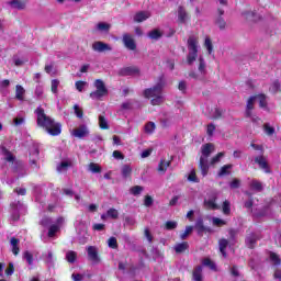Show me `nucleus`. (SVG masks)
I'll return each instance as SVG.
<instances>
[{
  "mask_svg": "<svg viewBox=\"0 0 281 281\" xmlns=\"http://www.w3.org/2000/svg\"><path fill=\"white\" fill-rule=\"evenodd\" d=\"M58 87H60V80L53 79L50 81V91L54 93V95H58Z\"/></svg>",
  "mask_w": 281,
  "mask_h": 281,
  "instance_id": "nucleus-35",
  "label": "nucleus"
},
{
  "mask_svg": "<svg viewBox=\"0 0 281 281\" xmlns=\"http://www.w3.org/2000/svg\"><path fill=\"white\" fill-rule=\"evenodd\" d=\"M94 87L97 90L90 93L91 100H101V98L109 94V89L101 79L94 81Z\"/></svg>",
  "mask_w": 281,
  "mask_h": 281,
  "instance_id": "nucleus-7",
  "label": "nucleus"
},
{
  "mask_svg": "<svg viewBox=\"0 0 281 281\" xmlns=\"http://www.w3.org/2000/svg\"><path fill=\"white\" fill-rule=\"evenodd\" d=\"M65 223V217H58L55 223L52 220V217H44L41 221V225L43 227H49L48 228V237L54 238L56 236V233L60 231V227H63V224Z\"/></svg>",
  "mask_w": 281,
  "mask_h": 281,
  "instance_id": "nucleus-5",
  "label": "nucleus"
},
{
  "mask_svg": "<svg viewBox=\"0 0 281 281\" xmlns=\"http://www.w3.org/2000/svg\"><path fill=\"white\" fill-rule=\"evenodd\" d=\"M243 14L248 21H258V16H256V12L254 11L244 12Z\"/></svg>",
  "mask_w": 281,
  "mask_h": 281,
  "instance_id": "nucleus-43",
  "label": "nucleus"
},
{
  "mask_svg": "<svg viewBox=\"0 0 281 281\" xmlns=\"http://www.w3.org/2000/svg\"><path fill=\"white\" fill-rule=\"evenodd\" d=\"M166 229H177V222L175 221H168L165 225Z\"/></svg>",
  "mask_w": 281,
  "mask_h": 281,
  "instance_id": "nucleus-58",
  "label": "nucleus"
},
{
  "mask_svg": "<svg viewBox=\"0 0 281 281\" xmlns=\"http://www.w3.org/2000/svg\"><path fill=\"white\" fill-rule=\"evenodd\" d=\"M108 246L110 249H117V239L115 237H110L108 239Z\"/></svg>",
  "mask_w": 281,
  "mask_h": 281,
  "instance_id": "nucleus-51",
  "label": "nucleus"
},
{
  "mask_svg": "<svg viewBox=\"0 0 281 281\" xmlns=\"http://www.w3.org/2000/svg\"><path fill=\"white\" fill-rule=\"evenodd\" d=\"M99 126L103 130L109 128V123L106 122V119H104V116L102 115L99 116Z\"/></svg>",
  "mask_w": 281,
  "mask_h": 281,
  "instance_id": "nucleus-55",
  "label": "nucleus"
},
{
  "mask_svg": "<svg viewBox=\"0 0 281 281\" xmlns=\"http://www.w3.org/2000/svg\"><path fill=\"white\" fill-rule=\"evenodd\" d=\"M188 12H186V9L183 7L178 8V21L179 23H186L188 21Z\"/></svg>",
  "mask_w": 281,
  "mask_h": 281,
  "instance_id": "nucleus-24",
  "label": "nucleus"
},
{
  "mask_svg": "<svg viewBox=\"0 0 281 281\" xmlns=\"http://www.w3.org/2000/svg\"><path fill=\"white\" fill-rule=\"evenodd\" d=\"M148 19H150L149 11H139L134 15L135 23H144V21H148Z\"/></svg>",
  "mask_w": 281,
  "mask_h": 281,
  "instance_id": "nucleus-15",
  "label": "nucleus"
},
{
  "mask_svg": "<svg viewBox=\"0 0 281 281\" xmlns=\"http://www.w3.org/2000/svg\"><path fill=\"white\" fill-rule=\"evenodd\" d=\"M212 224L215 227H223V225H225V220L218 218V217H213L212 218Z\"/></svg>",
  "mask_w": 281,
  "mask_h": 281,
  "instance_id": "nucleus-53",
  "label": "nucleus"
},
{
  "mask_svg": "<svg viewBox=\"0 0 281 281\" xmlns=\"http://www.w3.org/2000/svg\"><path fill=\"white\" fill-rule=\"evenodd\" d=\"M205 115H209V117H211L212 120H218L221 117H223V110L218 109V108H212L210 110V106L206 108V111H204Z\"/></svg>",
  "mask_w": 281,
  "mask_h": 281,
  "instance_id": "nucleus-14",
  "label": "nucleus"
},
{
  "mask_svg": "<svg viewBox=\"0 0 281 281\" xmlns=\"http://www.w3.org/2000/svg\"><path fill=\"white\" fill-rule=\"evenodd\" d=\"M202 156L200 157V170L202 177H207V172L210 171V165H207V159L212 153H214V144L207 143L202 146Z\"/></svg>",
  "mask_w": 281,
  "mask_h": 281,
  "instance_id": "nucleus-3",
  "label": "nucleus"
},
{
  "mask_svg": "<svg viewBox=\"0 0 281 281\" xmlns=\"http://www.w3.org/2000/svg\"><path fill=\"white\" fill-rule=\"evenodd\" d=\"M69 166H71V164L67 162V161H61L58 166H57V172H65V170H67L69 168Z\"/></svg>",
  "mask_w": 281,
  "mask_h": 281,
  "instance_id": "nucleus-49",
  "label": "nucleus"
},
{
  "mask_svg": "<svg viewBox=\"0 0 281 281\" xmlns=\"http://www.w3.org/2000/svg\"><path fill=\"white\" fill-rule=\"evenodd\" d=\"M217 18L215 20L216 25L220 27V30H225V26L227 25V23L225 22V20L223 19V14H225V10H223L222 8L217 9Z\"/></svg>",
  "mask_w": 281,
  "mask_h": 281,
  "instance_id": "nucleus-16",
  "label": "nucleus"
},
{
  "mask_svg": "<svg viewBox=\"0 0 281 281\" xmlns=\"http://www.w3.org/2000/svg\"><path fill=\"white\" fill-rule=\"evenodd\" d=\"M270 91H272V93H278V91H280V81H274L270 87Z\"/></svg>",
  "mask_w": 281,
  "mask_h": 281,
  "instance_id": "nucleus-59",
  "label": "nucleus"
},
{
  "mask_svg": "<svg viewBox=\"0 0 281 281\" xmlns=\"http://www.w3.org/2000/svg\"><path fill=\"white\" fill-rule=\"evenodd\" d=\"M144 97L150 100V104H153V106L164 104V81H159L154 87L145 89Z\"/></svg>",
  "mask_w": 281,
  "mask_h": 281,
  "instance_id": "nucleus-2",
  "label": "nucleus"
},
{
  "mask_svg": "<svg viewBox=\"0 0 281 281\" xmlns=\"http://www.w3.org/2000/svg\"><path fill=\"white\" fill-rule=\"evenodd\" d=\"M218 245L222 256L224 258H227V252L225 251V249H227V245H229V241H227V239H220Z\"/></svg>",
  "mask_w": 281,
  "mask_h": 281,
  "instance_id": "nucleus-31",
  "label": "nucleus"
},
{
  "mask_svg": "<svg viewBox=\"0 0 281 281\" xmlns=\"http://www.w3.org/2000/svg\"><path fill=\"white\" fill-rule=\"evenodd\" d=\"M87 135H89V130L86 127V125H81L74 131L75 137L82 138V137H87Z\"/></svg>",
  "mask_w": 281,
  "mask_h": 281,
  "instance_id": "nucleus-20",
  "label": "nucleus"
},
{
  "mask_svg": "<svg viewBox=\"0 0 281 281\" xmlns=\"http://www.w3.org/2000/svg\"><path fill=\"white\" fill-rule=\"evenodd\" d=\"M274 280L281 281V269H276L273 273Z\"/></svg>",
  "mask_w": 281,
  "mask_h": 281,
  "instance_id": "nucleus-64",
  "label": "nucleus"
},
{
  "mask_svg": "<svg viewBox=\"0 0 281 281\" xmlns=\"http://www.w3.org/2000/svg\"><path fill=\"white\" fill-rule=\"evenodd\" d=\"M45 262L47 265H54V254L52 251H48L45 257Z\"/></svg>",
  "mask_w": 281,
  "mask_h": 281,
  "instance_id": "nucleus-57",
  "label": "nucleus"
},
{
  "mask_svg": "<svg viewBox=\"0 0 281 281\" xmlns=\"http://www.w3.org/2000/svg\"><path fill=\"white\" fill-rule=\"evenodd\" d=\"M223 157H225L224 151L218 153L215 157L211 159V166H215V164H218L221 159H223Z\"/></svg>",
  "mask_w": 281,
  "mask_h": 281,
  "instance_id": "nucleus-44",
  "label": "nucleus"
},
{
  "mask_svg": "<svg viewBox=\"0 0 281 281\" xmlns=\"http://www.w3.org/2000/svg\"><path fill=\"white\" fill-rule=\"evenodd\" d=\"M9 5L14 10H25V2L21 0H11L9 1Z\"/></svg>",
  "mask_w": 281,
  "mask_h": 281,
  "instance_id": "nucleus-28",
  "label": "nucleus"
},
{
  "mask_svg": "<svg viewBox=\"0 0 281 281\" xmlns=\"http://www.w3.org/2000/svg\"><path fill=\"white\" fill-rule=\"evenodd\" d=\"M168 168H170V160H166V159H161L157 171L159 172V175H166V170H168Z\"/></svg>",
  "mask_w": 281,
  "mask_h": 281,
  "instance_id": "nucleus-22",
  "label": "nucleus"
},
{
  "mask_svg": "<svg viewBox=\"0 0 281 281\" xmlns=\"http://www.w3.org/2000/svg\"><path fill=\"white\" fill-rule=\"evenodd\" d=\"M205 74H207V70L205 69V59H203V56H200L198 72L191 71L189 76L190 78H193V80H205Z\"/></svg>",
  "mask_w": 281,
  "mask_h": 281,
  "instance_id": "nucleus-8",
  "label": "nucleus"
},
{
  "mask_svg": "<svg viewBox=\"0 0 281 281\" xmlns=\"http://www.w3.org/2000/svg\"><path fill=\"white\" fill-rule=\"evenodd\" d=\"M187 47L189 50V54L187 55V63L188 65H194L196 58H199V37H196V35L189 36Z\"/></svg>",
  "mask_w": 281,
  "mask_h": 281,
  "instance_id": "nucleus-4",
  "label": "nucleus"
},
{
  "mask_svg": "<svg viewBox=\"0 0 281 281\" xmlns=\"http://www.w3.org/2000/svg\"><path fill=\"white\" fill-rule=\"evenodd\" d=\"M78 258V252L77 251H74V250H68L66 252V260L67 262H69L70 265H74V262H76Z\"/></svg>",
  "mask_w": 281,
  "mask_h": 281,
  "instance_id": "nucleus-29",
  "label": "nucleus"
},
{
  "mask_svg": "<svg viewBox=\"0 0 281 281\" xmlns=\"http://www.w3.org/2000/svg\"><path fill=\"white\" fill-rule=\"evenodd\" d=\"M97 30H99V32H109V30H111V24L100 22L97 24Z\"/></svg>",
  "mask_w": 281,
  "mask_h": 281,
  "instance_id": "nucleus-41",
  "label": "nucleus"
},
{
  "mask_svg": "<svg viewBox=\"0 0 281 281\" xmlns=\"http://www.w3.org/2000/svg\"><path fill=\"white\" fill-rule=\"evenodd\" d=\"M132 172H133V168H131V166H128V165H124L121 168V175L124 179H128V177L131 176Z\"/></svg>",
  "mask_w": 281,
  "mask_h": 281,
  "instance_id": "nucleus-34",
  "label": "nucleus"
},
{
  "mask_svg": "<svg viewBox=\"0 0 281 281\" xmlns=\"http://www.w3.org/2000/svg\"><path fill=\"white\" fill-rule=\"evenodd\" d=\"M44 69L46 74H49L50 76L56 75V68H54V64H47Z\"/></svg>",
  "mask_w": 281,
  "mask_h": 281,
  "instance_id": "nucleus-52",
  "label": "nucleus"
},
{
  "mask_svg": "<svg viewBox=\"0 0 281 281\" xmlns=\"http://www.w3.org/2000/svg\"><path fill=\"white\" fill-rule=\"evenodd\" d=\"M135 218L127 216L125 217V225H127L128 227H133V225H135Z\"/></svg>",
  "mask_w": 281,
  "mask_h": 281,
  "instance_id": "nucleus-62",
  "label": "nucleus"
},
{
  "mask_svg": "<svg viewBox=\"0 0 281 281\" xmlns=\"http://www.w3.org/2000/svg\"><path fill=\"white\" fill-rule=\"evenodd\" d=\"M2 155L5 159V161H9V164L12 165L13 170H19V168H23V162L16 161L14 159V156L12 155V153L8 151V149H5V147H2Z\"/></svg>",
  "mask_w": 281,
  "mask_h": 281,
  "instance_id": "nucleus-9",
  "label": "nucleus"
},
{
  "mask_svg": "<svg viewBox=\"0 0 281 281\" xmlns=\"http://www.w3.org/2000/svg\"><path fill=\"white\" fill-rule=\"evenodd\" d=\"M19 243H21V241L15 237H12L10 239L11 251H12L13 256H19V252L21 251V249L19 248Z\"/></svg>",
  "mask_w": 281,
  "mask_h": 281,
  "instance_id": "nucleus-23",
  "label": "nucleus"
},
{
  "mask_svg": "<svg viewBox=\"0 0 281 281\" xmlns=\"http://www.w3.org/2000/svg\"><path fill=\"white\" fill-rule=\"evenodd\" d=\"M164 36V32H161L159 29H154L148 33V37L151 38V41H159Z\"/></svg>",
  "mask_w": 281,
  "mask_h": 281,
  "instance_id": "nucleus-26",
  "label": "nucleus"
},
{
  "mask_svg": "<svg viewBox=\"0 0 281 281\" xmlns=\"http://www.w3.org/2000/svg\"><path fill=\"white\" fill-rule=\"evenodd\" d=\"M194 231V226H187L186 231L180 234V238L181 240H186V238H188V236H190V233Z\"/></svg>",
  "mask_w": 281,
  "mask_h": 281,
  "instance_id": "nucleus-45",
  "label": "nucleus"
},
{
  "mask_svg": "<svg viewBox=\"0 0 281 281\" xmlns=\"http://www.w3.org/2000/svg\"><path fill=\"white\" fill-rule=\"evenodd\" d=\"M139 75V68L137 67H126L121 70V76H137Z\"/></svg>",
  "mask_w": 281,
  "mask_h": 281,
  "instance_id": "nucleus-21",
  "label": "nucleus"
},
{
  "mask_svg": "<svg viewBox=\"0 0 281 281\" xmlns=\"http://www.w3.org/2000/svg\"><path fill=\"white\" fill-rule=\"evenodd\" d=\"M222 210H223V214H225L226 216H228V214H231L232 204L229 203V201L225 200L223 202Z\"/></svg>",
  "mask_w": 281,
  "mask_h": 281,
  "instance_id": "nucleus-40",
  "label": "nucleus"
},
{
  "mask_svg": "<svg viewBox=\"0 0 281 281\" xmlns=\"http://www.w3.org/2000/svg\"><path fill=\"white\" fill-rule=\"evenodd\" d=\"M269 258H270V261L272 262V265H274L276 267H278L280 265V256H278V254L270 252Z\"/></svg>",
  "mask_w": 281,
  "mask_h": 281,
  "instance_id": "nucleus-42",
  "label": "nucleus"
},
{
  "mask_svg": "<svg viewBox=\"0 0 281 281\" xmlns=\"http://www.w3.org/2000/svg\"><path fill=\"white\" fill-rule=\"evenodd\" d=\"M233 166L232 165H225L223 166L218 173H217V177H225L227 175H229V170H232Z\"/></svg>",
  "mask_w": 281,
  "mask_h": 281,
  "instance_id": "nucleus-38",
  "label": "nucleus"
},
{
  "mask_svg": "<svg viewBox=\"0 0 281 281\" xmlns=\"http://www.w3.org/2000/svg\"><path fill=\"white\" fill-rule=\"evenodd\" d=\"M144 192V187L142 186H134L130 189V194H133V196H139Z\"/></svg>",
  "mask_w": 281,
  "mask_h": 281,
  "instance_id": "nucleus-37",
  "label": "nucleus"
},
{
  "mask_svg": "<svg viewBox=\"0 0 281 281\" xmlns=\"http://www.w3.org/2000/svg\"><path fill=\"white\" fill-rule=\"evenodd\" d=\"M214 131H216V125H214V123L209 124L206 127V134L209 135V137H212L214 135Z\"/></svg>",
  "mask_w": 281,
  "mask_h": 281,
  "instance_id": "nucleus-56",
  "label": "nucleus"
},
{
  "mask_svg": "<svg viewBox=\"0 0 281 281\" xmlns=\"http://www.w3.org/2000/svg\"><path fill=\"white\" fill-rule=\"evenodd\" d=\"M193 281H203V267L198 266L193 270Z\"/></svg>",
  "mask_w": 281,
  "mask_h": 281,
  "instance_id": "nucleus-27",
  "label": "nucleus"
},
{
  "mask_svg": "<svg viewBox=\"0 0 281 281\" xmlns=\"http://www.w3.org/2000/svg\"><path fill=\"white\" fill-rule=\"evenodd\" d=\"M256 100L259 101L260 109H267V95L266 94H257L252 95L248 99L246 105V117H251V111H254V103Z\"/></svg>",
  "mask_w": 281,
  "mask_h": 281,
  "instance_id": "nucleus-6",
  "label": "nucleus"
},
{
  "mask_svg": "<svg viewBox=\"0 0 281 281\" xmlns=\"http://www.w3.org/2000/svg\"><path fill=\"white\" fill-rule=\"evenodd\" d=\"M188 181H191L192 183H199V178L196 177V171L191 170V172L188 176Z\"/></svg>",
  "mask_w": 281,
  "mask_h": 281,
  "instance_id": "nucleus-54",
  "label": "nucleus"
},
{
  "mask_svg": "<svg viewBox=\"0 0 281 281\" xmlns=\"http://www.w3.org/2000/svg\"><path fill=\"white\" fill-rule=\"evenodd\" d=\"M25 95V88L23 86L18 85L15 86V99L20 100V102H23Z\"/></svg>",
  "mask_w": 281,
  "mask_h": 281,
  "instance_id": "nucleus-25",
  "label": "nucleus"
},
{
  "mask_svg": "<svg viewBox=\"0 0 281 281\" xmlns=\"http://www.w3.org/2000/svg\"><path fill=\"white\" fill-rule=\"evenodd\" d=\"M12 210H13V221H19V216L21 212L25 210V206L21 202H18L15 204H12Z\"/></svg>",
  "mask_w": 281,
  "mask_h": 281,
  "instance_id": "nucleus-18",
  "label": "nucleus"
},
{
  "mask_svg": "<svg viewBox=\"0 0 281 281\" xmlns=\"http://www.w3.org/2000/svg\"><path fill=\"white\" fill-rule=\"evenodd\" d=\"M35 95L36 98H38L40 100L43 99V87L37 86L35 89Z\"/></svg>",
  "mask_w": 281,
  "mask_h": 281,
  "instance_id": "nucleus-61",
  "label": "nucleus"
},
{
  "mask_svg": "<svg viewBox=\"0 0 281 281\" xmlns=\"http://www.w3.org/2000/svg\"><path fill=\"white\" fill-rule=\"evenodd\" d=\"M204 47L207 50V54H212V52H214V45L212 44V38H210V36L205 37Z\"/></svg>",
  "mask_w": 281,
  "mask_h": 281,
  "instance_id": "nucleus-36",
  "label": "nucleus"
},
{
  "mask_svg": "<svg viewBox=\"0 0 281 281\" xmlns=\"http://www.w3.org/2000/svg\"><path fill=\"white\" fill-rule=\"evenodd\" d=\"M195 229L198 231V234H203V232H206L207 228L205 225H203V218H198L195 222Z\"/></svg>",
  "mask_w": 281,
  "mask_h": 281,
  "instance_id": "nucleus-33",
  "label": "nucleus"
},
{
  "mask_svg": "<svg viewBox=\"0 0 281 281\" xmlns=\"http://www.w3.org/2000/svg\"><path fill=\"white\" fill-rule=\"evenodd\" d=\"M123 45H125L126 49H130V52H135L137 49V44H135V40L131 34L123 35Z\"/></svg>",
  "mask_w": 281,
  "mask_h": 281,
  "instance_id": "nucleus-12",
  "label": "nucleus"
},
{
  "mask_svg": "<svg viewBox=\"0 0 281 281\" xmlns=\"http://www.w3.org/2000/svg\"><path fill=\"white\" fill-rule=\"evenodd\" d=\"M251 190H255L256 192H262V182L258 180H252L250 182Z\"/></svg>",
  "mask_w": 281,
  "mask_h": 281,
  "instance_id": "nucleus-39",
  "label": "nucleus"
},
{
  "mask_svg": "<svg viewBox=\"0 0 281 281\" xmlns=\"http://www.w3.org/2000/svg\"><path fill=\"white\" fill-rule=\"evenodd\" d=\"M35 114L37 116V126H40V128H44V131H46V133H48V135H52L53 137L60 135V133L63 132V126L60 125V123L54 121V119H52L50 116H47L43 108H37L35 110Z\"/></svg>",
  "mask_w": 281,
  "mask_h": 281,
  "instance_id": "nucleus-1",
  "label": "nucleus"
},
{
  "mask_svg": "<svg viewBox=\"0 0 281 281\" xmlns=\"http://www.w3.org/2000/svg\"><path fill=\"white\" fill-rule=\"evenodd\" d=\"M24 260H26L27 265H34V256L30 251L24 252Z\"/></svg>",
  "mask_w": 281,
  "mask_h": 281,
  "instance_id": "nucleus-50",
  "label": "nucleus"
},
{
  "mask_svg": "<svg viewBox=\"0 0 281 281\" xmlns=\"http://www.w3.org/2000/svg\"><path fill=\"white\" fill-rule=\"evenodd\" d=\"M189 247L190 245L188 244V241H183L175 246V251L176 254H183V251H186Z\"/></svg>",
  "mask_w": 281,
  "mask_h": 281,
  "instance_id": "nucleus-32",
  "label": "nucleus"
},
{
  "mask_svg": "<svg viewBox=\"0 0 281 281\" xmlns=\"http://www.w3.org/2000/svg\"><path fill=\"white\" fill-rule=\"evenodd\" d=\"M204 205L207 210H221V206L216 204V195H212L204 201Z\"/></svg>",
  "mask_w": 281,
  "mask_h": 281,
  "instance_id": "nucleus-17",
  "label": "nucleus"
},
{
  "mask_svg": "<svg viewBox=\"0 0 281 281\" xmlns=\"http://www.w3.org/2000/svg\"><path fill=\"white\" fill-rule=\"evenodd\" d=\"M156 128H157V125L155 124V122H148L144 126V132L146 133V135H153Z\"/></svg>",
  "mask_w": 281,
  "mask_h": 281,
  "instance_id": "nucleus-30",
  "label": "nucleus"
},
{
  "mask_svg": "<svg viewBox=\"0 0 281 281\" xmlns=\"http://www.w3.org/2000/svg\"><path fill=\"white\" fill-rule=\"evenodd\" d=\"M87 251L88 258L91 260L92 265H100V255L98 254V248L94 246H89Z\"/></svg>",
  "mask_w": 281,
  "mask_h": 281,
  "instance_id": "nucleus-11",
  "label": "nucleus"
},
{
  "mask_svg": "<svg viewBox=\"0 0 281 281\" xmlns=\"http://www.w3.org/2000/svg\"><path fill=\"white\" fill-rule=\"evenodd\" d=\"M106 216H109V218L115 220V218H119L120 212H117V210H115V209H110L106 212Z\"/></svg>",
  "mask_w": 281,
  "mask_h": 281,
  "instance_id": "nucleus-48",
  "label": "nucleus"
},
{
  "mask_svg": "<svg viewBox=\"0 0 281 281\" xmlns=\"http://www.w3.org/2000/svg\"><path fill=\"white\" fill-rule=\"evenodd\" d=\"M258 240H260V235L258 233H249L246 236V246L248 247V249H254V247H256V243H258Z\"/></svg>",
  "mask_w": 281,
  "mask_h": 281,
  "instance_id": "nucleus-13",
  "label": "nucleus"
},
{
  "mask_svg": "<svg viewBox=\"0 0 281 281\" xmlns=\"http://www.w3.org/2000/svg\"><path fill=\"white\" fill-rule=\"evenodd\" d=\"M93 52H98V54H103L104 52H113V47L104 42H93L92 43Z\"/></svg>",
  "mask_w": 281,
  "mask_h": 281,
  "instance_id": "nucleus-10",
  "label": "nucleus"
},
{
  "mask_svg": "<svg viewBox=\"0 0 281 281\" xmlns=\"http://www.w3.org/2000/svg\"><path fill=\"white\" fill-rule=\"evenodd\" d=\"M255 164H258L259 168L261 170H265V172H270L269 171V164H267V159L263 158V156H258L255 158Z\"/></svg>",
  "mask_w": 281,
  "mask_h": 281,
  "instance_id": "nucleus-19",
  "label": "nucleus"
},
{
  "mask_svg": "<svg viewBox=\"0 0 281 281\" xmlns=\"http://www.w3.org/2000/svg\"><path fill=\"white\" fill-rule=\"evenodd\" d=\"M75 87H76L77 91L82 92V90L85 89V87H87V82H85V81H77V82L75 83Z\"/></svg>",
  "mask_w": 281,
  "mask_h": 281,
  "instance_id": "nucleus-60",
  "label": "nucleus"
},
{
  "mask_svg": "<svg viewBox=\"0 0 281 281\" xmlns=\"http://www.w3.org/2000/svg\"><path fill=\"white\" fill-rule=\"evenodd\" d=\"M203 266L204 267H210V269H216V266L210 259H204L203 260Z\"/></svg>",
  "mask_w": 281,
  "mask_h": 281,
  "instance_id": "nucleus-63",
  "label": "nucleus"
},
{
  "mask_svg": "<svg viewBox=\"0 0 281 281\" xmlns=\"http://www.w3.org/2000/svg\"><path fill=\"white\" fill-rule=\"evenodd\" d=\"M263 131H265L266 135H268L269 137H271V135H273L276 133V128L271 127V125H269V123H266L263 125Z\"/></svg>",
  "mask_w": 281,
  "mask_h": 281,
  "instance_id": "nucleus-46",
  "label": "nucleus"
},
{
  "mask_svg": "<svg viewBox=\"0 0 281 281\" xmlns=\"http://www.w3.org/2000/svg\"><path fill=\"white\" fill-rule=\"evenodd\" d=\"M89 170H90V172H93V173L102 172V168L100 167V165H98L95 162H91L89 165Z\"/></svg>",
  "mask_w": 281,
  "mask_h": 281,
  "instance_id": "nucleus-47",
  "label": "nucleus"
}]
</instances>
